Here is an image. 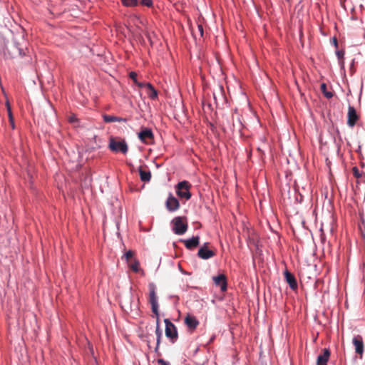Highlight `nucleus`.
<instances>
[{
	"label": "nucleus",
	"instance_id": "1",
	"mask_svg": "<svg viewBox=\"0 0 365 365\" xmlns=\"http://www.w3.org/2000/svg\"><path fill=\"white\" fill-rule=\"evenodd\" d=\"M108 148L112 152H120L123 154L127 153L128 150V146L124 139L118 140L114 137L109 138Z\"/></svg>",
	"mask_w": 365,
	"mask_h": 365
},
{
	"label": "nucleus",
	"instance_id": "2",
	"mask_svg": "<svg viewBox=\"0 0 365 365\" xmlns=\"http://www.w3.org/2000/svg\"><path fill=\"white\" fill-rule=\"evenodd\" d=\"M173 230L176 235H182L187 230V218L185 216H178L173 219Z\"/></svg>",
	"mask_w": 365,
	"mask_h": 365
},
{
	"label": "nucleus",
	"instance_id": "3",
	"mask_svg": "<svg viewBox=\"0 0 365 365\" xmlns=\"http://www.w3.org/2000/svg\"><path fill=\"white\" fill-rule=\"evenodd\" d=\"M190 187V183L186 180L178 182L176 185L177 195L181 198L189 200L191 197Z\"/></svg>",
	"mask_w": 365,
	"mask_h": 365
},
{
	"label": "nucleus",
	"instance_id": "4",
	"mask_svg": "<svg viewBox=\"0 0 365 365\" xmlns=\"http://www.w3.org/2000/svg\"><path fill=\"white\" fill-rule=\"evenodd\" d=\"M164 322L165 324V336L170 339L172 343L175 342L178 337L176 327L168 319H164Z\"/></svg>",
	"mask_w": 365,
	"mask_h": 365
},
{
	"label": "nucleus",
	"instance_id": "5",
	"mask_svg": "<svg viewBox=\"0 0 365 365\" xmlns=\"http://www.w3.org/2000/svg\"><path fill=\"white\" fill-rule=\"evenodd\" d=\"M150 294H149V302L152 307L153 312L156 315L159 316L158 313V297L155 293V288L154 284H150Z\"/></svg>",
	"mask_w": 365,
	"mask_h": 365
},
{
	"label": "nucleus",
	"instance_id": "6",
	"mask_svg": "<svg viewBox=\"0 0 365 365\" xmlns=\"http://www.w3.org/2000/svg\"><path fill=\"white\" fill-rule=\"evenodd\" d=\"M138 136L140 141L145 144L151 143L154 140V135L151 129L148 128H142Z\"/></svg>",
	"mask_w": 365,
	"mask_h": 365
},
{
	"label": "nucleus",
	"instance_id": "7",
	"mask_svg": "<svg viewBox=\"0 0 365 365\" xmlns=\"http://www.w3.org/2000/svg\"><path fill=\"white\" fill-rule=\"evenodd\" d=\"M208 242H205L198 250L197 256L202 259H208L215 256L216 253L214 250H210Z\"/></svg>",
	"mask_w": 365,
	"mask_h": 365
},
{
	"label": "nucleus",
	"instance_id": "8",
	"mask_svg": "<svg viewBox=\"0 0 365 365\" xmlns=\"http://www.w3.org/2000/svg\"><path fill=\"white\" fill-rule=\"evenodd\" d=\"M185 324L190 331L192 332L199 325V321L195 317L188 314L185 318Z\"/></svg>",
	"mask_w": 365,
	"mask_h": 365
},
{
	"label": "nucleus",
	"instance_id": "9",
	"mask_svg": "<svg viewBox=\"0 0 365 365\" xmlns=\"http://www.w3.org/2000/svg\"><path fill=\"white\" fill-rule=\"evenodd\" d=\"M165 205L170 212H174L179 208L180 203L177 198L170 195L166 200Z\"/></svg>",
	"mask_w": 365,
	"mask_h": 365
},
{
	"label": "nucleus",
	"instance_id": "10",
	"mask_svg": "<svg viewBox=\"0 0 365 365\" xmlns=\"http://www.w3.org/2000/svg\"><path fill=\"white\" fill-rule=\"evenodd\" d=\"M213 281L215 285L220 287L221 291L225 292L227 290V279L225 274H221L213 277Z\"/></svg>",
	"mask_w": 365,
	"mask_h": 365
},
{
	"label": "nucleus",
	"instance_id": "11",
	"mask_svg": "<svg viewBox=\"0 0 365 365\" xmlns=\"http://www.w3.org/2000/svg\"><path fill=\"white\" fill-rule=\"evenodd\" d=\"M358 115L356 114V111L355 110V108L352 106H349V110H348V120H347V124L350 126V127H353L356 121L358 120Z\"/></svg>",
	"mask_w": 365,
	"mask_h": 365
},
{
	"label": "nucleus",
	"instance_id": "12",
	"mask_svg": "<svg viewBox=\"0 0 365 365\" xmlns=\"http://www.w3.org/2000/svg\"><path fill=\"white\" fill-rule=\"evenodd\" d=\"M284 278L292 290H296L297 289V282L294 274H292L288 270H285Z\"/></svg>",
	"mask_w": 365,
	"mask_h": 365
},
{
	"label": "nucleus",
	"instance_id": "13",
	"mask_svg": "<svg viewBox=\"0 0 365 365\" xmlns=\"http://www.w3.org/2000/svg\"><path fill=\"white\" fill-rule=\"evenodd\" d=\"M353 344L355 346L356 353L361 356L364 352V342L362 337L359 335L354 336L353 339Z\"/></svg>",
	"mask_w": 365,
	"mask_h": 365
},
{
	"label": "nucleus",
	"instance_id": "14",
	"mask_svg": "<svg viewBox=\"0 0 365 365\" xmlns=\"http://www.w3.org/2000/svg\"><path fill=\"white\" fill-rule=\"evenodd\" d=\"M322 354H319L317 359V365H327L330 356V351L328 349H324Z\"/></svg>",
	"mask_w": 365,
	"mask_h": 365
},
{
	"label": "nucleus",
	"instance_id": "15",
	"mask_svg": "<svg viewBox=\"0 0 365 365\" xmlns=\"http://www.w3.org/2000/svg\"><path fill=\"white\" fill-rule=\"evenodd\" d=\"M185 247L188 250H193L200 244V237L198 236L192 237L190 239L182 240Z\"/></svg>",
	"mask_w": 365,
	"mask_h": 365
},
{
	"label": "nucleus",
	"instance_id": "16",
	"mask_svg": "<svg viewBox=\"0 0 365 365\" xmlns=\"http://www.w3.org/2000/svg\"><path fill=\"white\" fill-rule=\"evenodd\" d=\"M155 334L157 336V343H156V347L155 349V351L158 354V356L160 355V353L158 351L159 346L160 343V339L162 337V330L160 328V318L159 316H156V329H155Z\"/></svg>",
	"mask_w": 365,
	"mask_h": 365
},
{
	"label": "nucleus",
	"instance_id": "17",
	"mask_svg": "<svg viewBox=\"0 0 365 365\" xmlns=\"http://www.w3.org/2000/svg\"><path fill=\"white\" fill-rule=\"evenodd\" d=\"M139 174L140 180L143 182H149L151 178V173L150 171H145L143 170V168L140 167L139 168Z\"/></svg>",
	"mask_w": 365,
	"mask_h": 365
},
{
	"label": "nucleus",
	"instance_id": "18",
	"mask_svg": "<svg viewBox=\"0 0 365 365\" xmlns=\"http://www.w3.org/2000/svg\"><path fill=\"white\" fill-rule=\"evenodd\" d=\"M232 129L235 130H240V129L242 128V123L240 121V119H239V116L238 115H232Z\"/></svg>",
	"mask_w": 365,
	"mask_h": 365
},
{
	"label": "nucleus",
	"instance_id": "19",
	"mask_svg": "<svg viewBox=\"0 0 365 365\" xmlns=\"http://www.w3.org/2000/svg\"><path fill=\"white\" fill-rule=\"evenodd\" d=\"M336 54L337 56V58L339 59V63L341 68H344V51L343 50H339L336 52Z\"/></svg>",
	"mask_w": 365,
	"mask_h": 365
},
{
	"label": "nucleus",
	"instance_id": "20",
	"mask_svg": "<svg viewBox=\"0 0 365 365\" xmlns=\"http://www.w3.org/2000/svg\"><path fill=\"white\" fill-rule=\"evenodd\" d=\"M129 267L134 272L137 273L140 270V262L138 260L134 259L129 264Z\"/></svg>",
	"mask_w": 365,
	"mask_h": 365
},
{
	"label": "nucleus",
	"instance_id": "21",
	"mask_svg": "<svg viewBox=\"0 0 365 365\" xmlns=\"http://www.w3.org/2000/svg\"><path fill=\"white\" fill-rule=\"evenodd\" d=\"M122 4L125 6H136L138 4V0H121Z\"/></svg>",
	"mask_w": 365,
	"mask_h": 365
},
{
	"label": "nucleus",
	"instance_id": "22",
	"mask_svg": "<svg viewBox=\"0 0 365 365\" xmlns=\"http://www.w3.org/2000/svg\"><path fill=\"white\" fill-rule=\"evenodd\" d=\"M321 91L327 98H331L333 96V93L331 91H327V85L325 83L321 85Z\"/></svg>",
	"mask_w": 365,
	"mask_h": 365
},
{
	"label": "nucleus",
	"instance_id": "23",
	"mask_svg": "<svg viewBox=\"0 0 365 365\" xmlns=\"http://www.w3.org/2000/svg\"><path fill=\"white\" fill-rule=\"evenodd\" d=\"M129 77L133 81V82L139 87L142 88L143 87V83H140L137 80V73L135 72H130L129 73Z\"/></svg>",
	"mask_w": 365,
	"mask_h": 365
},
{
	"label": "nucleus",
	"instance_id": "24",
	"mask_svg": "<svg viewBox=\"0 0 365 365\" xmlns=\"http://www.w3.org/2000/svg\"><path fill=\"white\" fill-rule=\"evenodd\" d=\"M103 118L106 123H112V122H115L116 116L105 114L103 115Z\"/></svg>",
	"mask_w": 365,
	"mask_h": 365
},
{
	"label": "nucleus",
	"instance_id": "25",
	"mask_svg": "<svg viewBox=\"0 0 365 365\" xmlns=\"http://www.w3.org/2000/svg\"><path fill=\"white\" fill-rule=\"evenodd\" d=\"M353 175L355 178H361V175L359 170V169L356 167H354L352 168Z\"/></svg>",
	"mask_w": 365,
	"mask_h": 365
},
{
	"label": "nucleus",
	"instance_id": "26",
	"mask_svg": "<svg viewBox=\"0 0 365 365\" xmlns=\"http://www.w3.org/2000/svg\"><path fill=\"white\" fill-rule=\"evenodd\" d=\"M141 4L148 7H151L153 6L152 0H142Z\"/></svg>",
	"mask_w": 365,
	"mask_h": 365
},
{
	"label": "nucleus",
	"instance_id": "27",
	"mask_svg": "<svg viewBox=\"0 0 365 365\" xmlns=\"http://www.w3.org/2000/svg\"><path fill=\"white\" fill-rule=\"evenodd\" d=\"M134 255V252L132 250H128L125 254V259L128 261L130 260Z\"/></svg>",
	"mask_w": 365,
	"mask_h": 365
},
{
	"label": "nucleus",
	"instance_id": "28",
	"mask_svg": "<svg viewBox=\"0 0 365 365\" xmlns=\"http://www.w3.org/2000/svg\"><path fill=\"white\" fill-rule=\"evenodd\" d=\"M148 95L151 98L154 99L157 97L158 93H157L156 90L155 88H153L150 91H149Z\"/></svg>",
	"mask_w": 365,
	"mask_h": 365
},
{
	"label": "nucleus",
	"instance_id": "29",
	"mask_svg": "<svg viewBox=\"0 0 365 365\" xmlns=\"http://www.w3.org/2000/svg\"><path fill=\"white\" fill-rule=\"evenodd\" d=\"M6 106H7L9 119L12 120L14 118V117H13L11 109V107H10V105L9 103H6Z\"/></svg>",
	"mask_w": 365,
	"mask_h": 365
},
{
	"label": "nucleus",
	"instance_id": "30",
	"mask_svg": "<svg viewBox=\"0 0 365 365\" xmlns=\"http://www.w3.org/2000/svg\"><path fill=\"white\" fill-rule=\"evenodd\" d=\"M157 361H158V365H170L169 362H168L162 359H158Z\"/></svg>",
	"mask_w": 365,
	"mask_h": 365
},
{
	"label": "nucleus",
	"instance_id": "31",
	"mask_svg": "<svg viewBox=\"0 0 365 365\" xmlns=\"http://www.w3.org/2000/svg\"><path fill=\"white\" fill-rule=\"evenodd\" d=\"M128 120L126 118L116 117L115 122H127Z\"/></svg>",
	"mask_w": 365,
	"mask_h": 365
},
{
	"label": "nucleus",
	"instance_id": "32",
	"mask_svg": "<svg viewBox=\"0 0 365 365\" xmlns=\"http://www.w3.org/2000/svg\"><path fill=\"white\" fill-rule=\"evenodd\" d=\"M146 87L149 91L154 88V87L150 83H143V87Z\"/></svg>",
	"mask_w": 365,
	"mask_h": 365
},
{
	"label": "nucleus",
	"instance_id": "33",
	"mask_svg": "<svg viewBox=\"0 0 365 365\" xmlns=\"http://www.w3.org/2000/svg\"><path fill=\"white\" fill-rule=\"evenodd\" d=\"M197 29L199 30L200 36H203V28H202V25H197Z\"/></svg>",
	"mask_w": 365,
	"mask_h": 365
},
{
	"label": "nucleus",
	"instance_id": "34",
	"mask_svg": "<svg viewBox=\"0 0 365 365\" xmlns=\"http://www.w3.org/2000/svg\"><path fill=\"white\" fill-rule=\"evenodd\" d=\"M9 122H10V125L12 128V129H14L15 128V125H14V118L12 120H9Z\"/></svg>",
	"mask_w": 365,
	"mask_h": 365
},
{
	"label": "nucleus",
	"instance_id": "35",
	"mask_svg": "<svg viewBox=\"0 0 365 365\" xmlns=\"http://www.w3.org/2000/svg\"><path fill=\"white\" fill-rule=\"evenodd\" d=\"M333 43L334 44V46H335L336 47H337V46H338V41H337V39H336L335 37H334V38H333Z\"/></svg>",
	"mask_w": 365,
	"mask_h": 365
},
{
	"label": "nucleus",
	"instance_id": "36",
	"mask_svg": "<svg viewBox=\"0 0 365 365\" xmlns=\"http://www.w3.org/2000/svg\"><path fill=\"white\" fill-rule=\"evenodd\" d=\"M286 1H288V2H290V1H291V0H286Z\"/></svg>",
	"mask_w": 365,
	"mask_h": 365
}]
</instances>
